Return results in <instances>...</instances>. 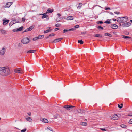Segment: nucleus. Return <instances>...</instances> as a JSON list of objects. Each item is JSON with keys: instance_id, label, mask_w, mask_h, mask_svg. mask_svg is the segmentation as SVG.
I'll use <instances>...</instances> for the list:
<instances>
[{"instance_id": "nucleus-1", "label": "nucleus", "mask_w": 132, "mask_h": 132, "mask_svg": "<svg viewBox=\"0 0 132 132\" xmlns=\"http://www.w3.org/2000/svg\"><path fill=\"white\" fill-rule=\"evenodd\" d=\"M10 73L9 68L5 67H0V75L2 76H7Z\"/></svg>"}, {"instance_id": "nucleus-2", "label": "nucleus", "mask_w": 132, "mask_h": 132, "mask_svg": "<svg viewBox=\"0 0 132 132\" xmlns=\"http://www.w3.org/2000/svg\"><path fill=\"white\" fill-rule=\"evenodd\" d=\"M21 42L24 44H28L29 42V39L28 37H26L22 39Z\"/></svg>"}, {"instance_id": "nucleus-3", "label": "nucleus", "mask_w": 132, "mask_h": 132, "mask_svg": "<svg viewBox=\"0 0 132 132\" xmlns=\"http://www.w3.org/2000/svg\"><path fill=\"white\" fill-rule=\"evenodd\" d=\"M121 21H122V23L128 21V17L126 16L121 17Z\"/></svg>"}, {"instance_id": "nucleus-4", "label": "nucleus", "mask_w": 132, "mask_h": 132, "mask_svg": "<svg viewBox=\"0 0 132 132\" xmlns=\"http://www.w3.org/2000/svg\"><path fill=\"white\" fill-rule=\"evenodd\" d=\"M75 106L72 105H65L63 106V108L66 109L67 110H70L71 109L74 107Z\"/></svg>"}, {"instance_id": "nucleus-5", "label": "nucleus", "mask_w": 132, "mask_h": 132, "mask_svg": "<svg viewBox=\"0 0 132 132\" xmlns=\"http://www.w3.org/2000/svg\"><path fill=\"white\" fill-rule=\"evenodd\" d=\"M6 48L3 47L2 49L0 50V55H3L5 53Z\"/></svg>"}, {"instance_id": "nucleus-6", "label": "nucleus", "mask_w": 132, "mask_h": 132, "mask_svg": "<svg viewBox=\"0 0 132 132\" xmlns=\"http://www.w3.org/2000/svg\"><path fill=\"white\" fill-rule=\"evenodd\" d=\"M119 117L117 114H114L112 116L111 118V120H117L118 119Z\"/></svg>"}, {"instance_id": "nucleus-7", "label": "nucleus", "mask_w": 132, "mask_h": 132, "mask_svg": "<svg viewBox=\"0 0 132 132\" xmlns=\"http://www.w3.org/2000/svg\"><path fill=\"white\" fill-rule=\"evenodd\" d=\"M131 25V23L130 22H126L122 24V26L123 27H129Z\"/></svg>"}, {"instance_id": "nucleus-8", "label": "nucleus", "mask_w": 132, "mask_h": 132, "mask_svg": "<svg viewBox=\"0 0 132 132\" xmlns=\"http://www.w3.org/2000/svg\"><path fill=\"white\" fill-rule=\"evenodd\" d=\"M111 27L113 29H116L118 28V26L115 24H112L111 25Z\"/></svg>"}, {"instance_id": "nucleus-9", "label": "nucleus", "mask_w": 132, "mask_h": 132, "mask_svg": "<svg viewBox=\"0 0 132 132\" xmlns=\"http://www.w3.org/2000/svg\"><path fill=\"white\" fill-rule=\"evenodd\" d=\"M13 4V2H8L7 3L5 6V8H9L10 6L12 5Z\"/></svg>"}, {"instance_id": "nucleus-10", "label": "nucleus", "mask_w": 132, "mask_h": 132, "mask_svg": "<svg viewBox=\"0 0 132 132\" xmlns=\"http://www.w3.org/2000/svg\"><path fill=\"white\" fill-rule=\"evenodd\" d=\"M62 39V38H59L57 39H55L52 42L54 43L57 42L61 40Z\"/></svg>"}, {"instance_id": "nucleus-11", "label": "nucleus", "mask_w": 132, "mask_h": 132, "mask_svg": "<svg viewBox=\"0 0 132 132\" xmlns=\"http://www.w3.org/2000/svg\"><path fill=\"white\" fill-rule=\"evenodd\" d=\"M40 120L42 122L45 123H47L48 122V121L47 119L44 118H42L40 119Z\"/></svg>"}, {"instance_id": "nucleus-12", "label": "nucleus", "mask_w": 132, "mask_h": 132, "mask_svg": "<svg viewBox=\"0 0 132 132\" xmlns=\"http://www.w3.org/2000/svg\"><path fill=\"white\" fill-rule=\"evenodd\" d=\"M50 27H48L47 28V29H48L46 31L44 30V33H46L51 31H52V30L50 29Z\"/></svg>"}, {"instance_id": "nucleus-13", "label": "nucleus", "mask_w": 132, "mask_h": 132, "mask_svg": "<svg viewBox=\"0 0 132 132\" xmlns=\"http://www.w3.org/2000/svg\"><path fill=\"white\" fill-rule=\"evenodd\" d=\"M53 11V9H51L50 8L48 9L47 11L46 12V14L51 13Z\"/></svg>"}, {"instance_id": "nucleus-14", "label": "nucleus", "mask_w": 132, "mask_h": 132, "mask_svg": "<svg viewBox=\"0 0 132 132\" xmlns=\"http://www.w3.org/2000/svg\"><path fill=\"white\" fill-rule=\"evenodd\" d=\"M3 24L4 25H5L7 24L8 23L9 20H3Z\"/></svg>"}, {"instance_id": "nucleus-15", "label": "nucleus", "mask_w": 132, "mask_h": 132, "mask_svg": "<svg viewBox=\"0 0 132 132\" xmlns=\"http://www.w3.org/2000/svg\"><path fill=\"white\" fill-rule=\"evenodd\" d=\"M73 19V17L72 16H69L67 17V20H71Z\"/></svg>"}, {"instance_id": "nucleus-16", "label": "nucleus", "mask_w": 132, "mask_h": 132, "mask_svg": "<svg viewBox=\"0 0 132 132\" xmlns=\"http://www.w3.org/2000/svg\"><path fill=\"white\" fill-rule=\"evenodd\" d=\"M117 22L119 23H122L121 19V17H118L117 18Z\"/></svg>"}, {"instance_id": "nucleus-17", "label": "nucleus", "mask_w": 132, "mask_h": 132, "mask_svg": "<svg viewBox=\"0 0 132 132\" xmlns=\"http://www.w3.org/2000/svg\"><path fill=\"white\" fill-rule=\"evenodd\" d=\"M36 51V50H30L28 51L27 52V53H34Z\"/></svg>"}, {"instance_id": "nucleus-18", "label": "nucleus", "mask_w": 132, "mask_h": 132, "mask_svg": "<svg viewBox=\"0 0 132 132\" xmlns=\"http://www.w3.org/2000/svg\"><path fill=\"white\" fill-rule=\"evenodd\" d=\"M46 13H44L43 14H40L41 15H42L43 16H42V19H43L47 17L48 16L47 15H46V14H47Z\"/></svg>"}, {"instance_id": "nucleus-19", "label": "nucleus", "mask_w": 132, "mask_h": 132, "mask_svg": "<svg viewBox=\"0 0 132 132\" xmlns=\"http://www.w3.org/2000/svg\"><path fill=\"white\" fill-rule=\"evenodd\" d=\"M94 37H99L101 38L103 36H102L100 34H95L94 35Z\"/></svg>"}, {"instance_id": "nucleus-20", "label": "nucleus", "mask_w": 132, "mask_h": 132, "mask_svg": "<svg viewBox=\"0 0 132 132\" xmlns=\"http://www.w3.org/2000/svg\"><path fill=\"white\" fill-rule=\"evenodd\" d=\"M0 31L2 34H6V31L4 30L1 29L0 30Z\"/></svg>"}, {"instance_id": "nucleus-21", "label": "nucleus", "mask_w": 132, "mask_h": 132, "mask_svg": "<svg viewBox=\"0 0 132 132\" xmlns=\"http://www.w3.org/2000/svg\"><path fill=\"white\" fill-rule=\"evenodd\" d=\"M123 38L126 39H130L131 38L130 37L126 36L125 35H122Z\"/></svg>"}, {"instance_id": "nucleus-22", "label": "nucleus", "mask_w": 132, "mask_h": 132, "mask_svg": "<svg viewBox=\"0 0 132 132\" xmlns=\"http://www.w3.org/2000/svg\"><path fill=\"white\" fill-rule=\"evenodd\" d=\"M26 119L29 122H31L32 121V119L31 117H29L28 118H26Z\"/></svg>"}, {"instance_id": "nucleus-23", "label": "nucleus", "mask_w": 132, "mask_h": 132, "mask_svg": "<svg viewBox=\"0 0 132 132\" xmlns=\"http://www.w3.org/2000/svg\"><path fill=\"white\" fill-rule=\"evenodd\" d=\"M80 124L81 125L86 126L87 125V123L83 122H80Z\"/></svg>"}, {"instance_id": "nucleus-24", "label": "nucleus", "mask_w": 132, "mask_h": 132, "mask_svg": "<svg viewBox=\"0 0 132 132\" xmlns=\"http://www.w3.org/2000/svg\"><path fill=\"white\" fill-rule=\"evenodd\" d=\"M104 35L105 36H108L110 37H111L112 36V35L111 34L108 33H105Z\"/></svg>"}, {"instance_id": "nucleus-25", "label": "nucleus", "mask_w": 132, "mask_h": 132, "mask_svg": "<svg viewBox=\"0 0 132 132\" xmlns=\"http://www.w3.org/2000/svg\"><path fill=\"white\" fill-rule=\"evenodd\" d=\"M111 20L110 19H108L104 23L107 24H110L111 22L110 21Z\"/></svg>"}, {"instance_id": "nucleus-26", "label": "nucleus", "mask_w": 132, "mask_h": 132, "mask_svg": "<svg viewBox=\"0 0 132 132\" xmlns=\"http://www.w3.org/2000/svg\"><path fill=\"white\" fill-rule=\"evenodd\" d=\"M14 71L16 73H20V70L18 69H16L14 70Z\"/></svg>"}, {"instance_id": "nucleus-27", "label": "nucleus", "mask_w": 132, "mask_h": 132, "mask_svg": "<svg viewBox=\"0 0 132 132\" xmlns=\"http://www.w3.org/2000/svg\"><path fill=\"white\" fill-rule=\"evenodd\" d=\"M38 39H42L44 37L43 35H40L37 37Z\"/></svg>"}, {"instance_id": "nucleus-28", "label": "nucleus", "mask_w": 132, "mask_h": 132, "mask_svg": "<svg viewBox=\"0 0 132 132\" xmlns=\"http://www.w3.org/2000/svg\"><path fill=\"white\" fill-rule=\"evenodd\" d=\"M34 26H31L28 28V29L29 30V31H31L34 28Z\"/></svg>"}, {"instance_id": "nucleus-29", "label": "nucleus", "mask_w": 132, "mask_h": 132, "mask_svg": "<svg viewBox=\"0 0 132 132\" xmlns=\"http://www.w3.org/2000/svg\"><path fill=\"white\" fill-rule=\"evenodd\" d=\"M53 116L55 119H57L60 117L59 115L58 114H56V115H54Z\"/></svg>"}, {"instance_id": "nucleus-30", "label": "nucleus", "mask_w": 132, "mask_h": 132, "mask_svg": "<svg viewBox=\"0 0 132 132\" xmlns=\"http://www.w3.org/2000/svg\"><path fill=\"white\" fill-rule=\"evenodd\" d=\"M23 28V26H21L19 28H17L18 30V31H20L22 30Z\"/></svg>"}, {"instance_id": "nucleus-31", "label": "nucleus", "mask_w": 132, "mask_h": 132, "mask_svg": "<svg viewBox=\"0 0 132 132\" xmlns=\"http://www.w3.org/2000/svg\"><path fill=\"white\" fill-rule=\"evenodd\" d=\"M97 28L99 30L101 29L102 30L103 29V28L102 27H101L100 26H98L97 27Z\"/></svg>"}, {"instance_id": "nucleus-32", "label": "nucleus", "mask_w": 132, "mask_h": 132, "mask_svg": "<svg viewBox=\"0 0 132 132\" xmlns=\"http://www.w3.org/2000/svg\"><path fill=\"white\" fill-rule=\"evenodd\" d=\"M61 19V18L58 17L56 19V22H57L59 21Z\"/></svg>"}, {"instance_id": "nucleus-33", "label": "nucleus", "mask_w": 132, "mask_h": 132, "mask_svg": "<svg viewBox=\"0 0 132 132\" xmlns=\"http://www.w3.org/2000/svg\"><path fill=\"white\" fill-rule=\"evenodd\" d=\"M78 43H80V44H82L83 43V41L82 40H79L78 41Z\"/></svg>"}, {"instance_id": "nucleus-34", "label": "nucleus", "mask_w": 132, "mask_h": 132, "mask_svg": "<svg viewBox=\"0 0 132 132\" xmlns=\"http://www.w3.org/2000/svg\"><path fill=\"white\" fill-rule=\"evenodd\" d=\"M68 29H65L64 30H63V33H64L65 32H67L68 31Z\"/></svg>"}, {"instance_id": "nucleus-35", "label": "nucleus", "mask_w": 132, "mask_h": 132, "mask_svg": "<svg viewBox=\"0 0 132 132\" xmlns=\"http://www.w3.org/2000/svg\"><path fill=\"white\" fill-rule=\"evenodd\" d=\"M47 129H48L49 130H50L52 131H53V129L50 127H48L47 128Z\"/></svg>"}, {"instance_id": "nucleus-36", "label": "nucleus", "mask_w": 132, "mask_h": 132, "mask_svg": "<svg viewBox=\"0 0 132 132\" xmlns=\"http://www.w3.org/2000/svg\"><path fill=\"white\" fill-rule=\"evenodd\" d=\"M82 3H80L79 4V6L78 8H80L82 6Z\"/></svg>"}, {"instance_id": "nucleus-37", "label": "nucleus", "mask_w": 132, "mask_h": 132, "mask_svg": "<svg viewBox=\"0 0 132 132\" xmlns=\"http://www.w3.org/2000/svg\"><path fill=\"white\" fill-rule=\"evenodd\" d=\"M97 24H102L103 23V22L102 21H97Z\"/></svg>"}, {"instance_id": "nucleus-38", "label": "nucleus", "mask_w": 132, "mask_h": 132, "mask_svg": "<svg viewBox=\"0 0 132 132\" xmlns=\"http://www.w3.org/2000/svg\"><path fill=\"white\" fill-rule=\"evenodd\" d=\"M120 126L121 127L125 128L126 127V126L124 124H122L120 125Z\"/></svg>"}, {"instance_id": "nucleus-39", "label": "nucleus", "mask_w": 132, "mask_h": 132, "mask_svg": "<svg viewBox=\"0 0 132 132\" xmlns=\"http://www.w3.org/2000/svg\"><path fill=\"white\" fill-rule=\"evenodd\" d=\"M61 24L59 23H57L55 25V26L56 27H59L60 26Z\"/></svg>"}, {"instance_id": "nucleus-40", "label": "nucleus", "mask_w": 132, "mask_h": 132, "mask_svg": "<svg viewBox=\"0 0 132 132\" xmlns=\"http://www.w3.org/2000/svg\"><path fill=\"white\" fill-rule=\"evenodd\" d=\"M38 39V37H35V38H34L33 39V41H36V40H37V39Z\"/></svg>"}, {"instance_id": "nucleus-41", "label": "nucleus", "mask_w": 132, "mask_h": 132, "mask_svg": "<svg viewBox=\"0 0 132 132\" xmlns=\"http://www.w3.org/2000/svg\"><path fill=\"white\" fill-rule=\"evenodd\" d=\"M25 20V18H24V17L22 18V22H24Z\"/></svg>"}, {"instance_id": "nucleus-42", "label": "nucleus", "mask_w": 132, "mask_h": 132, "mask_svg": "<svg viewBox=\"0 0 132 132\" xmlns=\"http://www.w3.org/2000/svg\"><path fill=\"white\" fill-rule=\"evenodd\" d=\"M26 130L27 129L26 128H25L24 129L21 130V132H25Z\"/></svg>"}, {"instance_id": "nucleus-43", "label": "nucleus", "mask_w": 132, "mask_h": 132, "mask_svg": "<svg viewBox=\"0 0 132 132\" xmlns=\"http://www.w3.org/2000/svg\"><path fill=\"white\" fill-rule=\"evenodd\" d=\"M129 123L130 124H132V119H130L129 121Z\"/></svg>"}, {"instance_id": "nucleus-44", "label": "nucleus", "mask_w": 132, "mask_h": 132, "mask_svg": "<svg viewBox=\"0 0 132 132\" xmlns=\"http://www.w3.org/2000/svg\"><path fill=\"white\" fill-rule=\"evenodd\" d=\"M74 30H75V28H71V29H68V31H73Z\"/></svg>"}, {"instance_id": "nucleus-45", "label": "nucleus", "mask_w": 132, "mask_h": 132, "mask_svg": "<svg viewBox=\"0 0 132 132\" xmlns=\"http://www.w3.org/2000/svg\"><path fill=\"white\" fill-rule=\"evenodd\" d=\"M54 33H52L50 34L49 35V36L50 37L51 36H54Z\"/></svg>"}, {"instance_id": "nucleus-46", "label": "nucleus", "mask_w": 132, "mask_h": 132, "mask_svg": "<svg viewBox=\"0 0 132 132\" xmlns=\"http://www.w3.org/2000/svg\"><path fill=\"white\" fill-rule=\"evenodd\" d=\"M22 45L21 43H19L18 44V46L19 47H21L22 46Z\"/></svg>"}, {"instance_id": "nucleus-47", "label": "nucleus", "mask_w": 132, "mask_h": 132, "mask_svg": "<svg viewBox=\"0 0 132 132\" xmlns=\"http://www.w3.org/2000/svg\"><path fill=\"white\" fill-rule=\"evenodd\" d=\"M28 31H29V30L28 29V28L26 29L23 32H26Z\"/></svg>"}, {"instance_id": "nucleus-48", "label": "nucleus", "mask_w": 132, "mask_h": 132, "mask_svg": "<svg viewBox=\"0 0 132 132\" xmlns=\"http://www.w3.org/2000/svg\"><path fill=\"white\" fill-rule=\"evenodd\" d=\"M104 9L106 10H110L111 9L110 8L108 7H105Z\"/></svg>"}, {"instance_id": "nucleus-49", "label": "nucleus", "mask_w": 132, "mask_h": 132, "mask_svg": "<svg viewBox=\"0 0 132 132\" xmlns=\"http://www.w3.org/2000/svg\"><path fill=\"white\" fill-rule=\"evenodd\" d=\"M118 108H119L121 109L122 108V106H120L119 104H118Z\"/></svg>"}, {"instance_id": "nucleus-50", "label": "nucleus", "mask_w": 132, "mask_h": 132, "mask_svg": "<svg viewBox=\"0 0 132 132\" xmlns=\"http://www.w3.org/2000/svg\"><path fill=\"white\" fill-rule=\"evenodd\" d=\"M114 13L117 15L119 14H120V13L118 12H115Z\"/></svg>"}, {"instance_id": "nucleus-51", "label": "nucleus", "mask_w": 132, "mask_h": 132, "mask_svg": "<svg viewBox=\"0 0 132 132\" xmlns=\"http://www.w3.org/2000/svg\"><path fill=\"white\" fill-rule=\"evenodd\" d=\"M13 31L14 32H15V31H18V29H15L13 30Z\"/></svg>"}, {"instance_id": "nucleus-52", "label": "nucleus", "mask_w": 132, "mask_h": 132, "mask_svg": "<svg viewBox=\"0 0 132 132\" xmlns=\"http://www.w3.org/2000/svg\"><path fill=\"white\" fill-rule=\"evenodd\" d=\"M100 129L102 131H106V130L105 128H100Z\"/></svg>"}, {"instance_id": "nucleus-53", "label": "nucleus", "mask_w": 132, "mask_h": 132, "mask_svg": "<svg viewBox=\"0 0 132 132\" xmlns=\"http://www.w3.org/2000/svg\"><path fill=\"white\" fill-rule=\"evenodd\" d=\"M75 27V28H78L79 27V26L78 25H76L75 26H74Z\"/></svg>"}, {"instance_id": "nucleus-54", "label": "nucleus", "mask_w": 132, "mask_h": 132, "mask_svg": "<svg viewBox=\"0 0 132 132\" xmlns=\"http://www.w3.org/2000/svg\"><path fill=\"white\" fill-rule=\"evenodd\" d=\"M86 33V32H81V33L82 34H85Z\"/></svg>"}, {"instance_id": "nucleus-55", "label": "nucleus", "mask_w": 132, "mask_h": 132, "mask_svg": "<svg viewBox=\"0 0 132 132\" xmlns=\"http://www.w3.org/2000/svg\"><path fill=\"white\" fill-rule=\"evenodd\" d=\"M81 112H80V113H83L85 112V111L83 110H81Z\"/></svg>"}, {"instance_id": "nucleus-56", "label": "nucleus", "mask_w": 132, "mask_h": 132, "mask_svg": "<svg viewBox=\"0 0 132 132\" xmlns=\"http://www.w3.org/2000/svg\"><path fill=\"white\" fill-rule=\"evenodd\" d=\"M30 116H31V114L30 112H29L27 113Z\"/></svg>"}, {"instance_id": "nucleus-57", "label": "nucleus", "mask_w": 132, "mask_h": 132, "mask_svg": "<svg viewBox=\"0 0 132 132\" xmlns=\"http://www.w3.org/2000/svg\"><path fill=\"white\" fill-rule=\"evenodd\" d=\"M57 15L59 17L60 16H61V14L60 13H57Z\"/></svg>"}, {"instance_id": "nucleus-58", "label": "nucleus", "mask_w": 132, "mask_h": 132, "mask_svg": "<svg viewBox=\"0 0 132 132\" xmlns=\"http://www.w3.org/2000/svg\"><path fill=\"white\" fill-rule=\"evenodd\" d=\"M59 29V28H56L55 29V31H56L58 30Z\"/></svg>"}, {"instance_id": "nucleus-59", "label": "nucleus", "mask_w": 132, "mask_h": 132, "mask_svg": "<svg viewBox=\"0 0 132 132\" xmlns=\"http://www.w3.org/2000/svg\"><path fill=\"white\" fill-rule=\"evenodd\" d=\"M116 20V19H114V18H113V21H116V20Z\"/></svg>"}, {"instance_id": "nucleus-60", "label": "nucleus", "mask_w": 132, "mask_h": 132, "mask_svg": "<svg viewBox=\"0 0 132 132\" xmlns=\"http://www.w3.org/2000/svg\"><path fill=\"white\" fill-rule=\"evenodd\" d=\"M49 37V36H47V37H45V39H47L48 38V37Z\"/></svg>"}, {"instance_id": "nucleus-61", "label": "nucleus", "mask_w": 132, "mask_h": 132, "mask_svg": "<svg viewBox=\"0 0 132 132\" xmlns=\"http://www.w3.org/2000/svg\"><path fill=\"white\" fill-rule=\"evenodd\" d=\"M110 14L112 15H113V13H112V12H110Z\"/></svg>"}, {"instance_id": "nucleus-62", "label": "nucleus", "mask_w": 132, "mask_h": 132, "mask_svg": "<svg viewBox=\"0 0 132 132\" xmlns=\"http://www.w3.org/2000/svg\"><path fill=\"white\" fill-rule=\"evenodd\" d=\"M78 112L80 113V112H81V110H78Z\"/></svg>"}, {"instance_id": "nucleus-63", "label": "nucleus", "mask_w": 132, "mask_h": 132, "mask_svg": "<svg viewBox=\"0 0 132 132\" xmlns=\"http://www.w3.org/2000/svg\"><path fill=\"white\" fill-rule=\"evenodd\" d=\"M128 116H132V114H128Z\"/></svg>"}, {"instance_id": "nucleus-64", "label": "nucleus", "mask_w": 132, "mask_h": 132, "mask_svg": "<svg viewBox=\"0 0 132 132\" xmlns=\"http://www.w3.org/2000/svg\"><path fill=\"white\" fill-rule=\"evenodd\" d=\"M120 105H121V106H123V104L122 103H121V104H120Z\"/></svg>"}]
</instances>
